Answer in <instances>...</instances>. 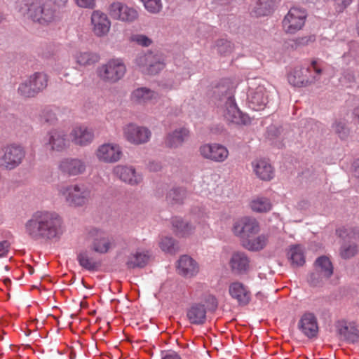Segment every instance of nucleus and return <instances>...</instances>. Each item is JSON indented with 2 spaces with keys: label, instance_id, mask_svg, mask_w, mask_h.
I'll return each mask as SVG.
<instances>
[{
  "label": "nucleus",
  "instance_id": "nucleus-38",
  "mask_svg": "<svg viewBox=\"0 0 359 359\" xmlns=\"http://www.w3.org/2000/svg\"><path fill=\"white\" fill-rule=\"evenodd\" d=\"M76 63L80 66H89L97 62L99 60L97 55L88 51L76 52L74 55Z\"/></svg>",
  "mask_w": 359,
  "mask_h": 359
},
{
  "label": "nucleus",
  "instance_id": "nucleus-11",
  "mask_svg": "<svg viewBox=\"0 0 359 359\" xmlns=\"http://www.w3.org/2000/svg\"><path fill=\"white\" fill-rule=\"evenodd\" d=\"M94 154L99 162L104 163H117L123 155L121 147L114 142H104L99 145Z\"/></svg>",
  "mask_w": 359,
  "mask_h": 359
},
{
  "label": "nucleus",
  "instance_id": "nucleus-3",
  "mask_svg": "<svg viewBox=\"0 0 359 359\" xmlns=\"http://www.w3.org/2000/svg\"><path fill=\"white\" fill-rule=\"evenodd\" d=\"M16 11L40 24H46L54 19V10L44 0H17Z\"/></svg>",
  "mask_w": 359,
  "mask_h": 359
},
{
  "label": "nucleus",
  "instance_id": "nucleus-21",
  "mask_svg": "<svg viewBox=\"0 0 359 359\" xmlns=\"http://www.w3.org/2000/svg\"><path fill=\"white\" fill-rule=\"evenodd\" d=\"M113 174L122 182L132 186L137 185L142 181V175L131 165H117L113 168Z\"/></svg>",
  "mask_w": 359,
  "mask_h": 359
},
{
  "label": "nucleus",
  "instance_id": "nucleus-29",
  "mask_svg": "<svg viewBox=\"0 0 359 359\" xmlns=\"http://www.w3.org/2000/svg\"><path fill=\"white\" fill-rule=\"evenodd\" d=\"M189 134V130L184 127L177 128L167 135L165 143L168 147L177 148L187 140Z\"/></svg>",
  "mask_w": 359,
  "mask_h": 359
},
{
  "label": "nucleus",
  "instance_id": "nucleus-15",
  "mask_svg": "<svg viewBox=\"0 0 359 359\" xmlns=\"http://www.w3.org/2000/svg\"><path fill=\"white\" fill-rule=\"evenodd\" d=\"M260 230L259 222L252 217H245L236 221L233 226V232L241 239L242 243Z\"/></svg>",
  "mask_w": 359,
  "mask_h": 359
},
{
  "label": "nucleus",
  "instance_id": "nucleus-62",
  "mask_svg": "<svg viewBox=\"0 0 359 359\" xmlns=\"http://www.w3.org/2000/svg\"><path fill=\"white\" fill-rule=\"evenodd\" d=\"M357 29H358V33L359 34V21H358V23Z\"/></svg>",
  "mask_w": 359,
  "mask_h": 359
},
{
  "label": "nucleus",
  "instance_id": "nucleus-64",
  "mask_svg": "<svg viewBox=\"0 0 359 359\" xmlns=\"http://www.w3.org/2000/svg\"><path fill=\"white\" fill-rule=\"evenodd\" d=\"M29 272H30V273H33V269H31Z\"/></svg>",
  "mask_w": 359,
  "mask_h": 359
},
{
  "label": "nucleus",
  "instance_id": "nucleus-48",
  "mask_svg": "<svg viewBox=\"0 0 359 359\" xmlns=\"http://www.w3.org/2000/svg\"><path fill=\"white\" fill-rule=\"evenodd\" d=\"M217 52L221 55H226L232 50L231 43L226 39L218 40L216 43Z\"/></svg>",
  "mask_w": 359,
  "mask_h": 359
},
{
  "label": "nucleus",
  "instance_id": "nucleus-42",
  "mask_svg": "<svg viewBox=\"0 0 359 359\" xmlns=\"http://www.w3.org/2000/svg\"><path fill=\"white\" fill-rule=\"evenodd\" d=\"M269 199L264 197H258L252 201L250 207L254 212H266L271 209Z\"/></svg>",
  "mask_w": 359,
  "mask_h": 359
},
{
  "label": "nucleus",
  "instance_id": "nucleus-58",
  "mask_svg": "<svg viewBox=\"0 0 359 359\" xmlns=\"http://www.w3.org/2000/svg\"><path fill=\"white\" fill-rule=\"evenodd\" d=\"M273 132H274L273 135H275V136L279 133L278 130L275 126H270L268 128L267 133H268L269 137L270 136L271 133H273Z\"/></svg>",
  "mask_w": 359,
  "mask_h": 359
},
{
  "label": "nucleus",
  "instance_id": "nucleus-22",
  "mask_svg": "<svg viewBox=\"0 0 359 359\" xmlns=\"http://www.w3.org/2000/svg\"><path fill=\"white\" fill-rule=\"evenodd\" d=\"M69 135L72 143L80 147L90 144L95 137L93 130L83 125L74 127Z\"/></svg>",
  "mask_w": 359,
  "mask_h": 359
},
{
  "label": "nucleus",
  "instance_id": "nucleus-33",
  "mask_svg": "<svg viewBox=\"0 0 359 359\" xmlns=\"http://www.w3.org/2000/svg\"><path fill=\"white\" fill-rule=\"evenodd\" d=\"M149 259V255L146 251H136L128 256L126 265L128 269L144 267Z\"/></svg>",
  "mask_w": 359,
  "mask_h": 359
},
{
  "label": "nucleus",
  "instance_id": "nucleus-50",
  "mask_svg": "<svg viewBox=\"0 0 359 359\" xmlns=\"http://www.w3.org/2000/svg\"><path fill=\"white\" fill-rule=\"evenodd\" d=\"M211 27L205 23H200L196 30V36L199 39H205L209 36Z\"/></svg>",
  "mask_w": 359,
  "mask_h": 359
},
{
  "label": "nucleus",
  "instance_id": "nucleus-19",
  "mask_svg": "<svg viewBox=\"0 0 359 359\" xmlns=\"http://www.w3.org/2000/svg\"><path fill=\"white\" fill-rule=\"evenodd\" d=\"M269 102V94L263 86L250 89L248 94V104L254 111L264 109Z\"/></svg>",
  "mask_w": 359,
  "mask_h": 359
},
{
  "label": "nucleus",
  "instance_id": "nucleus-39",
  "mask_svg": "<svg viewBox=\"0 0 359 359\" xmlns=\"http://www.w3.org/2000/svg\"><path fill=\"white\" fill-rule=\"evenodd\" d=\"M340 337L349 344H354L359 341V330L353 326H342L339 329Z\"/></svg>",
  "mask_w": 359,
  "mask_h": 359
},
{
  "label": "nucleus",
  "instance_id": "nucleus-56",
  "mask_svg": "<svg viewBox=\"0 0 359 359\" xmlns=\"http://www.w3.org/2000/svg\"><path fill=\"white\" fill-rule=\"evenodd\" d=\"M354 174L357 177H359V159H357L353 163Z\"/></svg>",
  "mask_w": 359,
  "mask_h": 359
},
{
  "label": "nucleus",
  "instance_id": "nucleus-46",
  "mask_svg": "<svg viewBox=\"0 0 359 359\" xmlns=\"http://www.w3.org/2000/svg\"><path fill=\"white\" fill-rule=\"evenodd\" d=\"M332 130L339 135L341 139H344L348 134V129L344 121H336L332 124Z\"/></svg>",
  "mask_w": 359,
  "mask_h": 359
},
{
  "label": "nucleus",
  "instance_id": "nucleus-6",
  "mask_svg": "<svg viewBox=\"0 0 359 359\" xmlns=\"http://www.w3.org/2000/svg\"><path fill=\"white\" fill-rule=\"evenodd\" d=\"M126 69V65L123 59L112 58L97 67L96 74L101 81L116 83L124 77Z\"/></svg>",
  "mask_w": 359,
  "mask_h": 359
},
{
  "label": "nucleus",
  "instance_id": "nucleus-32",
  "mask_svg": "<svg viewBox=\"0 0 359 359\" xmlns=\"http://www.w3.org/2000/svg\"><path fill=\"white\" fill-rule=\"evenodd\" d=\"M76 259L79 265L89 271H97L100 266V262L95 258L92 252L88 250H81L77 254Z\"/></svg>",
  "mask_w": 359,
  "mask_h": 359
},
{
  "label": "nucleus",
  "instance_id": "nucleus-51",
  "mask_svg": "<svg viewBox=\"0 0 359 359\" xmlns=\"http://www.w3.org/2000/svg\"><path fill=\"white\" fill-rule=\"evenodd\" d=\"M161 359H181L180 355L172 350L161 351Z\"/></svg>",
  "mask_w": 359,
  "mask_h": 359
},
{
  "label": "nucleus",
  "instance_id": "nucleus-23",
  "mask_svg": "<svg viewBox=\"0 0 359 359\" xmlns=\"http://www.w3.org/2000/svg\"><path fill=\"white\" fill-rule=\"evenodd\" d=\"M91 25L93 33L98 37L107 36L111 28V21L107 15L98 10L91 15Z\"/></svg>",
  "mask_w": 359,
  "mask_h": 359
},
{
  "label": "nucleus",
  "instance_id": "nucleus-1",
  "mask_svg": "<svg viewBox=\"0 0 359 359\" xmlns=\"http://www.w3.org/2000/svg\"><path fill=\"white\" fill-rule=\"evenodd\" d=\"M62 221L53 211H36L25 224L26 234L34 241L51 240L62 233Z\"/></svg>",
  "mask_w": 359,
  "mask_h": 359
},
{
  "label": "nucleus",
  "instance_id": "nucleus-14",
  "mask_svg": "<svg viewBox=\"0 0 359 359\" xmlns=\"http://www.w3.org/2000/svg\"><path fill=\"white\" fill-rule=\"evenodd\" d=\"M333 273V266L330 259L326 256L319 257L315 262V271L310 275L309 281L317 286L327 280Z\"/></svg>",
  "mask_w": 359,
  "mask_h": 359
},
{
  "label": "nucleus",
  "instance_id": "nucleus-49",
  "mask_svg": "<svg viewBox=\"0 0 359 359\" xmlns=\"http://www.w3.org/2000/svg\"><path fill=\"white\" fill-rule=\"evenodd\" d=\"M130 41L140 46L147 47L151 43V40L144 34H135L130 36Z\"/></svg>",
  "mask_w": 359,
  "mask_h": 359
},
{
  "label": "nucleus",
  "instance_id": "nucleus-27",
  "mask_svg": "<svg viewBox=\"0 0 359 359\" xmlns=\"http://www.w3.org/2000/svg\"><path fill=\"white\" fill-rule=\"evenodd\" d=\"M206 309L204 304L194 303L187 311L189 323L194 325H203L206 320Z\"/></svg>",
  "mask_w": 359,
  "mask_h": 359
},
{
  "label": "nucleus",
  "instance_id": "nucleus-30",
  "mask_svg": "<svg viewBox=\"0 0 359 359\" xmlns=\"http://www.w3.org/2000/svg\"><path fill=\"white\" fill-rule=\"evenodd\" d=\"M158 93L146 87H141L134 90L131 94L133 102L139 104H146L152 100H156Z\"/></svg>",
  "mask_w": 359,
  "mask_h": 359
},
{
  "label": "nucleus",
  "instance_id": "nucleus-8",
  "mask_svg": "<svg viewBox=\"0 0 359 359\" xmlns=\"http://www.w3.org/2000/svg\"><path fill=\"white\" fill-rule=\"evenodd\" d=\"M25 156V151L20 145H7L1 149L0 165L7 170H13L22 163Z\"/></svg>",
  "mask_w": 359,
  "mask_h": 359
},
{
  "label": "nucleus",
  "instance_id": "nucleus-41",
  "mask_svg": "<svg viewBox=\"0 0 359 359\" xmlns=\"http://www.w3.org/2000/svg\"><path fill=\"white\" fill-rule=\"evenodd\" d=\"M187 196V190L183 187H174L166 195V200L170 203H181Z\"/></svg>",
  "mask_w": 359,
  "mask_h": 359
},
{
  "label": "nucleus",
  "instance_id": "nucleus-35",
  "mask_svg": "<svg viewBox=\"0 0 359 359\" xmlns=\"http://www.w3.org/2000/svg\"><path fill=\"white\" fill-rule=\"evenodd\" d=\"M28 79L36 95L42 92L48 86V77L43 72H35L30 75Z\"/></svg>",
  "mask_w": 359,
  "mask_h": 359
},
{
  "label": "nucleus",
  "instance_id": "nucleus-16",
  "mask_svg": "<svg viewBox=\"0 0 359 359\" xmlns=\"http://www.w3.org/2000/svg\"><path fill=\"white\" fill-rule=\"evenodd\" d=\"M109 15L114 20L128 23L133 22L139 16L135 8L118 1L110 4Z\"/></svg>",
  "mask_w": 359,
  "mask_h": 359
},
{
  "label": "nucleus",
  "instance_id": "nucleus-54",
  "mask_svg": "<svg viewBox=\"0 0 359 359\" xmlns=\"http://www.w3.org/2000/svg\"><path fill=\"white\" fill-rule=\"evenodd\" d=\"M9 243L7 241L0 242V257L7 255L9 249Z\"/></svg>",
  "mask_w": 359,
  "mask_h": 359
},
{
  "label": "nucleus",
  "instance_id": "nucleus-53",
  "mask_svg": "<svg viewBox=\"0 0 359 359\" xmlns=\"http://www.w3.org/2000/svg\"><path fill=\"white\" fill-rule=\"evenodd\" d=\"M334 4L339 8L340 11L348 7L353 0H333Z\"/></svg>",
  "mask_w": 359,
  "mask_h": 359
},
{
  "label": "nucleus",
  "instance_id": "nucleus-43",
  "mask_svg": "<svg viewBox=\"0 0 359 359\" xmlns=\"http://www.w3.org/2000/svg\"><path fill=\"white\" fill-rule=\"evenodd\" d=\"M18 93L25 98L34 97L37 95L28 78L19 84Z\"/></svg>",
  "mask_w": 359,
  "mask_h": 359
},
{
  "label": "nucleus",
  "instance_id": "nucleus-25",
  "mask_svg": "<svg viewBox=\"0 0 359 359\" xmlns=\"http://www.w3.org/2000/svg\"><path fill=\"white\" fill-rule=\"evenodd\" d=\"M229 292L231 297L236 299L240 305H246L251 299L250 291L241 282L236 281L231 283Z\"/></svg>",
  "mask_w": 359,
  "mask_h": 359
},
{
  "label": "nucleus",
  "instance_id": "nucleus-24",
  "mask_svg": "<svg viewBox=\"0 0 359 359\" xmlns=\"http://www.w3.org/2000/svg\"><path fill=\"white\" fill-rule=\"evenodd\" d=\"M298 327L308 338L316 337L318 332V325L316 317L312 313H305L299 320Z\"/></svg>",
  "mask_w": 359,
  "mask_h": 359
},
{
  "label": "nucleus",
  "instance_id": "nucleus-34",
  "mask_svg": "<svg viewBox=\"0 0 359 359\" xmlns=\"http://www.w3.org/2000/svg\"><path fill=\"white\" fill-rule=\"evenodd\" d=\"M274 6L273 0H257L251 13L257 17L266 16L273 13Z\"/></svg>",
  "mask_w": 359,
  "mask_h": 359
},
{
  "label": "nucleus",
  "instance_id": "nucleus-52",
  "mask_svg": "<svg viewBox=\"0 0 359 359\" xmlns=\"http://www.w3.org/2000/svg\"><path fill=\"white\" fill-rule=\"evenodd\" d=\"M79 7L93 8L95 6V0H75Z\"/></svg>",
  "mask_w": 359,
  "mask_h": 359
},
{
  "label": "nucleus",
  "instance_id": "nucleus-12",
  "mask_svg": "<svg viewBox=\"0 0 359 359\" xmlns=\"http://www.w3.org/2000/svg\"><path fill=\"white\" fill-rule=\"evenodd\" d=\"M122 130L123 138L135 145L145 144L151 137V132L148 128L133 123L125 125Z\"/></svg>",
  "mask_w": 359,
  "mask_h": 359
},
{
  "label": "nucleus",
  "instance_id": "nucleus-10",
  "mask_svg": "<svg viewBox=\"0 0 359 359\" xmlns=\"http://www.w3.org/2000/svg\"><path fill=\"white\" fill-rule=\"evenodd\" d=\"M135 64L142 72L151 75L158 74L165 67L162 57L152 52L139 54L135 59Z\"/></svg>",
  "mask_w": 359,
  "mask_h": 359
},
{
  "label": "nucleus",
  "instance_id": "nucleus-26",
  "mask_svg": "<svg viewBox=\"0 0 359 359\" xmlns=\"http://www.w3.org/2000/svg\"><path fill=\"white\" fill-rule=\"evenodd\" d=\"M229 266L233 272L238 274L246 273L250 266V259L243 252H234L229 260Z\"/></svg>",
  "mask_w": 359,
  "mask_h": 359
},
{
  "label": "nucleus",
  "instance_id": "nucleus-60",
  "mask_svg": "<svg viewBox=\"0 0 359 359\" xmlns=\"http://www.w3.org/2000/svg\"><path fill=\"white\" fill-rule=\"evenodd\" d=\"M4 20V16L3 15L0 13V23L3 21Z\"/></svg>",
  "mask_w": 359,
  "mask_h": 359
},
{
  "label": "nucleus",
  "instance_id": "nucleus-40",
  "mask_svg": "<svg viewBox=\"0 0 359 359\" xmlns=\"http://www.w3.org/2000/svg\"><path fill=\"white\" fill-rule=\"evenodd\" d=\"M173 231L178 236H187L189 235L192 231L193 227L189 222L182 220L180 217H175L172 221Z\"/></svg>",
  "mask_w": 359,
  "mask_h": 359
},
{
  "label": "nucleus",
  "instance_id": "nucleus-4",
  "mask_svg": "<svg viewBox=\"0 0 359 359\" xmlns=\"http://www.w3.org/2000/svg\"><path fill=\"white\" fill-rule=\"evenodd\" d=\"M323 72V63L313 60L308 67H295L288 74L287 79L291 85L302 87L319 81Z\"/></svg>",
  "mask_w": 359,
  "mask_h": 359
},
{
  "label": "nucleus",
  "instance_id": "nucleus-18",
  "mask_svg": "<svg viewBox=\"0 0 359 359\" xmlns=\"http://www.w3.org/2000/svg\"><path fill=\"white\" fill-rule=\"evenodd\" d=\"M199 152L204 158L216 163H222L229 156L227 148L217 143L204 144L199 147Z\"/></svg>",
  "mask_w": 359,
  "mask_h": 359
},
{
  "label": "nucleus",
  "instance_id": "nucleus-2",
  "mask_svg": "<svg viewBox=\"0 0 359 359\" xmlns=\"http://www.w3.org/2000/svg\"><path fill=\"white\" fill-rule=\"evenodd\" d=\"M213 99L226 121L236 124L247 123L248 117L238 108L232 86L224 83L218 84L213 89Z\"/></svg>",
  "mask_w": 359,
  "mask_h": 359
},
{
  "label": "nucleus",
  "instance_id": "nucleus-36",
  "mask_svg": "<svg viewBox=\"0 0 359 359\" xmlns=\"http://www.w3.org/2000/svg\"><path fill=\"white\" fill-rule=\"evenodd\" d=\"M287 256L293 266H301L305 262L303 248L300 245L291 246Z\"/></svg>",
  "mask_w": 359,
  "mask_h": 359
},
{
  "label": "nucleus",
  "instance_id": "nucleus-61",
  "mask_svg": "<svg viewBox=\"0 0 359 359\" xmlns=\"http://www.w3.org/2000/svg\"><path fill=\"white\" fill-rule=\"evenodd\" d=\"M4 269H5V270H6V271H8V270H9V267H8V266H6L4 267Z\"/></svg>",
  "mask_w": 359,
  "mask_h": 359
},
{
  "label": "nucleus",
  "instance_id": "nucleus-37",
  "mask_svg": "<svg viewBox=\"0 0 359 359\" xmlns=\"http://www.w3.org/2000/svg\"><path fill=\"white\" fill-rule=\"evenodd\" d=\"M268 236L261 234L255 238H250L242 243L243 246L250 251H259L266 245Z\"/></svg>",
  "mask_w": 359,
  "mask_h": 359
},
{
  "label": "nucleus",
  "instance_id": "nucleus-7",
  "mask_svg": "<svg viewBox=\"0 0 359 359\" xmlns=\"http://www.w3.org/2000/svg\"><path fill=\"white\" fill-rule=\"evenodd\" d=\"M337 233L339 237L345 241L340 248V256L345 259H350L355 256L358 251V246L353 241L359 240V229L357 228L341 227L337 229Z\"/></svg>",
  "mask_w": 359,
  "mask_h": 359
},
{
  "label": "nucleus",
  "instance_id": "nucleus-63",
  "mask_svg": "<svg viewBox=\"0 0 359 359\" xmlns=\"http://www.w3.org/2000/svg\"><path fill=\"white\" fill-rule=\"evenodd\" d=\"M7 281H8V282H10V279H6V280H5V282H7Z\"/></svg>",
  "mask_w": 359,
  "mask_h": 359
},
{
  "label": "nucleus",
  "instance_id": "nucleus-9",
  "mask_svg": "<svg viewBox=\"0 0 359 359\" xmlns=\"http://www.w3.org/2000/svg\"><path fill=\"white\" fill-rule=\"evenodd\" d=\"M307 13L299 7L291 8L282 21V27L287 34H295L302 29L305 24Z\"/></svg>",
  "mask_w": 359,
  "mask_h": 359
},
{
  "label": "nucleus",
  "instance_id": "nucleus-55",
  "mask_svg": "<svg viewBox=\"0 0 359 359\" xmlns=\"http://www.w3.org/2000/svg\"><path fill=\"white\" fill-rule=\"evenodd\" d=\"M207 301L210 303L212 310H215L217 307V301L213 296H209Z\"/></svg>",
  "mask_w": 359,
  "mask_h": 359
},
{
  "label": "nucleus",
  "instance_id": "nucleus-44",
  "mask_svg": "<svg viewBox=\"0 0 359 359\" xmlns=\"http://www.w3.org/2000/svg\"><path fill=\"white\" fill-rule=\"evenodd\" d=\"M159 245L163 251L170 254H175L179 250L177 243L169 236L162 238Z\"/></svg>",
  "mask_w": 359,
  "mask_h": 359
},
{
  "label": "nucleus",
  "instance_id": "nucleus-31",
  "mask_svg": "<svg viewBox=\"0 0 359 359\" xmlns=\"http://www.w3.org/2000/svg\"><path fill=\"white\" fill-rule=\"evenodd\" d=\"M253 170L262 180H271L274 176L271 165L265 160H257L252 162Z\"/></svg>",
  "mask_w": 359,
  "mask_h": 359
},
{
  "label": "nucleus",
  "instance_id": "nucleus-45",
  "mask_svg": "<svg viewBox=\"0 0 359 359\" xmlns=\"http://www.w3.org/2000/svg\"><path fill=\"white\" fill-rule=\"evenodd\" d=\"M146 10L151 13H159L162 8V2L161 0H140Z\"/></svg>",
  "mask_w": 359,
  "mask_h": 359
},
{
  "label": "nucleus",
  "instance_id": "nucleus-13",
  "mask_svg": "<svg viewBox=\"0 0 359 359\" xmlns=\"http://www.w3.org/2000/svg\"><path fill=\"white\" fill-rule=\"evenodd\" d=\"M88 237L90 241V250L95 252L106 254L113 248L112 239L106 232L100 229H90L88 231Z\"/></svg>",
  "mask_w": 359,
  "mask_h": 359
},
{
  "label": "nucleus",
  "instance_id": "nucleus-59",
  "mask_svg": "<svg viewBox=\"0 0 359 359\" xmlns=\"http://www.w3.org/2000/svg\"><path fill=\"white\" fill-rule=\"evenodd\" d=\"M353 114L355 117L357 118L358 123L359 124V106L354 109Z\"/></svg>",
  "mask_w": 359,
  "mask_h": 359
},
{
  "label": "nucleus",
  "instance_id": "nucleus-28",
  "mask_svg": "<svg viewBox=\"0 0 359 359\" xmlns=\"http://www.w3.org/2000/svg\"><path fill=\"white\" fill-rule=\"evenodd\" d=\"M177 269L178 273L185 277H192L198 272L197 263L187 255H183L180 258Z\"/></svg>",
  "mask_w": 359,
  "mask_h": 359
},
{
  "label": "nucleus",
  "instance_id": "nucleus-20",
  "mask_svg": "<svg viewBox=\"0 0 359 359\" xmlns=\"http://www.w3.org/2000/svg\"><path fill=\"white\" fill-rule=\"evenodd\" d=\"M58 168L65 175L76 177L85 172L86 165L83 160L78 158H65L60 161Z\"/></svg>",
  "mask_w": 359,
  "mask_h": 359
},
{
  "label": "nucleus",
  "instance_id": "nucleus-5",
  "mask_svg": "<svg viewBox=\"0 0 359 359\" xmlns=\"http://www.w3.org/2000/svg\"><path fill=\"white\" fill-rule=\"evenodd\" d=\"M57 192L65 203L71 208H82L86 205L91 195L90 189L81 183L60 185L57 188Z\"/></svg>",
  "mask_w": 359,
  "mask_h": 359
},
{
  "label": "nucleus",
  "instance_id": "nucleus-17",
  "mask_svg": "<svg viewBox=\"0 0 359 359\" xmlns=\"http://www.w3.org/2000/svg\"><path fill=\"white\" fill-rule=\"evenodd\" d=\"M45 147L50 151L62 152L69 146L67 133L62 130H50L43 139Z\"/></svg>",
  "mask_w": 359,
  "mask_h": 359
},
{
  "label": "nucleus",
  "instance_id": "nucleus-57",
  "mask_svg": "<svg viewBox=\"0 0 359 359\" xmlns=\"http://www.w3.org/2000/svg\"><path fill=\"white\" fill-rule=\"evenodd\" d=\"M50 1H52L54 4H55L56 6H59V7H61V6H64L66 3L67 2V0H50Z\"/></svg>",
  "mask_w": 359,
  "mask_h": 359
},
{
  "label": "nucleus",
  "instance_id": "nucleus-47",
  "mask_svg": "<svg viewBox=\"0 0 359 359\" xmlns=\"http://www.w3.org/2000/svg\"><path fill=\"white\" fill-rule=\"evenodd\" d=\"M41 121L49 124H53L57 121L56 114L51 109H44L40 114Z\"/></svg>",
  "mask_w": 359,
  "mask_h": 359
}]
</instances>
